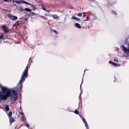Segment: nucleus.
<instances>
[{"label":"nucleus","mask_w":129,"mask_h":129,"mask_svg":"<svg viewBox=\"0 0 129 129\" xmlns=\"http://www.w3.org/2000/svg\"><path fill=\"white\" fill-rule=\"evenodd\" d=\"M1 87V91H0V103L2 101H6L8 98L9 97L8 96L10 92V91L12 90L11 88L2 86L0 84V88Z\"/></svg>","instance_id":"obj_1"},{"label":"nucleus","mask_w":129,"mask_h":129,"mask_svg":"<svg viewBox=\"0 0 129 129\" xmlns=\"http://www.w3.org/2000/svg\"><path fill=\"white\" fill-rule=\"evenodd\" d=\"M11 89L12 90L10 91L8 96L10 97V99L11 101H15L17 99L18 96L17 93L18 89L17 88H11Z\"/></svg>","instance_id":"obj_2"},{"label":"nucleus","mask_w":129,"mask_h":129,"mask_svg":"<svg viewBox=\"0 0 129 129\" xmlns=\"http://www.w3.org/2000/svg\"><path fill=\"white\" fill-rule=\"evenodd\" d=\"M28 64H27L23 73L20 80L23 81L25 80V78L27 77L28 75Z\"/></svg>","instance_id":"obj_3"},{"label":"nucleus","mask_w":129,"mask_h":129,"mask_svg":"<svg viewBox=\"0 0 129 129\" xmlns=\"http://www.w3.org/2000/svg\"><path fill=\"white\" fill-rule=\"evenodd\" d=\"M23 82V81L20 80L19 84H17L18 88L17 87H15L17 88L18 89L17 92L19 93H21L22 91V89L23 87V85L22 84V83Z\"/></svg>","instance_id":"obj_4"},{"label":"nucleus","mask_w":129,"mask_h":129,"mask_svg":"<svg viewBox=\"0 0 129 129\" xmlns=\"http://www.w3.org/2000/svg\"><path fill=\"white\" fill-rule=\"evenodd\" d=\"M8 17L12 20H15L18 19L17 17V16L13 15L10 13L8 14Z\"/></svg>","instance_id":"obj_5"},{"label":"nucleus","mask_w":129,"mask_h":129,"mask_svg":"<svg viewBox=\"0 0 129 129\" xmlns=\"http://www.w3.org/2000/svg\"><path fill=\"white\" fill-rule=\"evenodd\" d=\"M0 27L2 29L5 33H7L9 32V30L7 29L6 27L4 25H2Z\"/></svg>","instance_id":"obj_6"},{"label":"nucleus","mask_w":129,"mask_h":129,"mask_svg":"<svg viewBox=\"0 0 129 129\" xmlns=\"http://www.w3.org/2000/svg\"><path fill=\"white\" fill-rule=\"evenodd\" d=\"M13 2H15L17 4H20V3H24L25 4L26 2L23 1H13Z\"/></svg>","instance_id":"obj_7"},{"label":"nucleus","mask_w":129,"mask_h":129,"mask_svg":"<svg viewBox=\"0 0 129 129\" xmlns=\"http://www.w3.org/2000/svg\"><path fill=\"white\" fill-rule=\"evenodd\" d=\"M10 123L11 124L15 121V120L13 117H10Z\"/></svg>","instance_id":"obj_8"},{"label":"nucleus","mask_w":129,"mask_h":129,"mask_svg":"<svg viewBox=\"0 0 129 129\" xmlns=\"http://www.w3.org/2000/svg\"><path fill=\"white\" fill-rule=\"evenodd\" d=\"M31 6L33 8V9L32 10H33L34 11L36 9H38V8L36 7V6L32 4L31 5Z\"/></svg>","instance_id":"obj_9"},{"label":"nucleus","mask_w":129,"mask_h":129,"mask_svg":"<svg viewBox=\"0 0 129 129\" xmlns=\"http://www.w3.org/2000/svg\"><path fill=\"white\" fill-rule=\"evenodd\" d=\"M5 109L6 111H8L10 110V109L9 108V106L7 105H6V106L5 107Z\"/></svg>","instance_id":"obj_10"},{"label":"nucleus","mask_w":129,"mask_h":129,"mask_svg":"<svg viewBox=\"0 0 129 129\" xmlns=\"http://www.w3.org/2000/svg\"><path fill=\"white\" fill-rule=\"evenodd\" d=\"M72 19H74L77 21H79L80 20V19L78 18L75 16H74L72 17Z\"/></svg>","instance_id":"obj_11"},{"label":"nucleus","mask_w":129,"mask_h":129,"mask_svg":"<svg viewBox=\"0 0 129 129\" xmlns=\"http://www.w3.org/2000/svg\"><path fill=\"white\" fill-rule=\"evenodd\" d=\"M75 25L77 27L79 28H81V26L80 25V24L79 23H76Z\"/></svg>","instance_id":"obj_12"},{"label":"nucleus","mask_w":129,"mask_h":129,"mask_svg":"<svg viewBox=\"0 0 129 129\" xmlns=\"http://www.w3.org/2000/svg\"><path fill=\"white\" fill-rule=\"evenodd\" d=\"M24 10L26 11H28L29 12H30V11L32 10H31L30 9L28 8H25L24 9Z\"/></svg>","instance_id":"obj_13"},{"label":"nucleus","mask_w":129,"mask_h":129,"mask_svg":"<svg viewBox=\"0 0 129 129\" xmlns=\"http://www.w3.org/2000/svg\"><path fill=\"white\" fill-rule=\"evenodd\" d=\"M18 9H20V10L19 11V12H21L22 11L24 10V9H23L22 7H19Z\"/></svg>","instance_id":"obj_14"},{"label":"nucleus","mask_w":129,"mask_h":129,"mask_svg":"<svg viewBox=\"0 0 129 129\" xmlns=\"http://www.w3.org/2000/svg\"><path fill=\"white\" fill-rule=\"evenodd\" d=\"M12 113L11 111H10L8 114V116L9 117H11V116L12 115Z\"/></svg>","instance_id":"obj_15"},{"label":"nucleus","mask_w":129,"mask_h":129,"mask_svg":"<svg viewBox=\"0 0 129 129\" xmlns=\"http://www.w3.org/2000/svg\"><path fill=\"white\" fill-rule=\"evenodd\" d=\"M52 16L55 19H57L58 18V17L57 15H53Z\"/></svg>","instance_id":"obj_16"},{"label":"nucleus","mask_w":129,"mask_h":129,"mask_svg":"<svg viewBox=\"0 0 129 129\" xmlns=\"http://www.w3.org/2000/svg\"><path fill=\"white\" fill-rule=\"evenodd\" d=\"M22 120L23 122L25 121V119H26V118L25 117V116H23V117H22Z\"/></svg>","instance_id":"obj_17"},{"label":"nucleus","mask_w":129,"mask_h":129,"mask_svg":"<svg viewBox=\"0 0 129 129\" xmlns=\"http://www.w3.org/2000/svg\"><path fill=\"white\" fill-rule=\"evenodd\" d=\"M24 125L25 126H26L28 128H29V125L27 123H25Z\"/></svg>","instance_id":"obj_18"},{"label":"nucleus","mask_w":129,"mask_h":129,"mask_svg":"<svg viewBox=\"0 0 129 129\" xmlns=\"http://www.w3.org/2000/svg\"><path fill=\"white\" fill-rule=\"evenodd\" d=\"M4 37V35L3 34L0 35V39H3Z\"/></svg>","instance_id":"obj_19"},{"label":"nucleus","mask_w":129,"mask_h":129,"mask_svg":"<svg viewBox=\"0 0 129 129\" xmlns=\"http://www.w3.org/2000/svg\"><path fill=\"white\" fill-rule=\"evenodd\" d=\"M53 27H54V26H51L50 28V29L51 30V32H52V31H53V30H54V29H53Z\"/></svg>","instance_id":"obj_20"},{"label":"nucleus","mask_w":129,"mask_h":129,"mask_svg":"<svg viewBox=\"0 0 129 129\" xmlns=\"http://www.w3.org/2000/svg\"><path fill=\"white\" fill-rule=\"evenodd\" d=\"M83 122H84V121L85 122V125H88V124H87V123L85 119L84 118H83Z\"/></svg>","instance_id":"obj_21"},{"label":"nucleus","mask_w":129,"mask_h":129,"mask_svg":"<svg viewBox=\"0 0 129 129\" xmlns=\"http://www.w3.org/2000/svg\"><path fill=\"white\" fill-rule=\"evenodd\" d=\"M20 114L22 115V117L24 116L23 113L22 111L21 112H20Z\"/></svg>","instance_id":"obj_22"},{"label":"nucleus","mask_w":129,"mask_h":129,"mask_svg":"<svg viewBox=\"0 0 129 129\" xmlns=\"http://www.w3.org/2000/svg\"><path fill=\"white\" fill-rule=\"evenodd\" d=\"M112 64L113 65H114V66H118V65H119V64H118V63H113Z\"/></svg>","instance_id":"obj_23"},{"label":"nucleus","mask_w":129,"mask_h":129,"mask_svg":"<svg viewBox=\"0 0 129 129\" xmlns=\"http://www.w3.org/2000/svg\"><path fill=\"white\" fill-rule=\"evenodd\" d=\"M52 32H53L54 33H55L56 34H58V33L57 31L55 30L54 29V30H53Z\"/></svg>","instance_id":"obj_24"},{"label":"nucleus","mask_w":129,"mask_h":129,"mask_svg":"<svg viewBox=\"0 0 129 129\" xmlns=\"http://www.w3.org/2000/svg\"><path fill=\"white\" fill-rule=\"evenodd\" d=\"M42 9H43V10L44 11H47V10L45 8V7H44V5H42Z\"/></svg>","instance_id":"obj_25"},{"label":"nucleus","mask_w":129,"mask_h":129,"mask_svg":"<svg viewBox=\"0 0 129 129\" xmlns=\"http://www.w3.org/2000/svg\"><path fill=\"white\" fill-rule=\"evenodd\" d=\"M75 112L76 114H79V111L77 110H75Z\"/></svg>","instance_id":"obj_26"},{"label":"nucleus","mask_w":129,"mask_h":129,"mask_svg":"<svg viewBox=\"0 0 129 129\" xmlns=\"http://www.w3.org/2000/svg\"><path fill=\"white\" fill-rule=\"evenodd\" d=\"M127 41L128 40L127 39H126L125 40V44H127Z\"/></svg>","instance_id":"obj_27"},{"label":"nucleus","mask_w":129,"mask_h":129,"mask_svg":"<svg viewBox=\"0 0 129 129\" xmlns=\"http://www.w3.org/2000/svg\"><path fill=\"white\" fill-rule=\"evenodd\" d=\"M90 19V18L87 17V20H84L85 21H90L89 19Z\"/></svg>","instance_id":"obj_28"},{"label":"nucleus","mask_w":129,"mask_h":129,"mask_svg":"<svg viewBox=\"0 0 129 129\" xmlns=\"http://www.w3.org/2000/svg\"><path fill=\"white\" fill-rule=\"evenodd\" d=\"M29 16H28L26 18H25L23 19L26 21H27L28 20L27 19L29 17Z\"/></svg>","instance_id":"obj_29"},{"label":"nucleus","mask_w":129,"mask_h":129,"mask_svg":"<svg viewBox=\"0 0 129 129\" xmlns=\"http://www.w3.org/2000/svg\"><path fill=\"white\" fill-rule=\"evenodd\" d=\"M25 4H26L28 5H29L30 6H31V4H30L29 3L27 2H26Z\"/></svg>","instance_id":"obj_30"},{"label":"nucleus","mask_w":129,"mask_h":129,"mask_svg":"<svg viewBox=\"0 0 129 129\" xmlns=\"http://www.w3.org/2000/svg\"><path fill=\"white\" fill-rule=\"evenodd\" d=\"M78 15L80 17H81L82 16V13L78 14Z\"/></svg>","instance_id":"obj_31"},{"label":"nucleus","mask_w":129,"mask_h":129,"mask_svg":"<svg viewBox=\"0 0 129 129\" xmlns=\"http://www.w3.org/2000/svg\"><path fill=\"white\" fill-rule=\"evenodd\" d=\"M30 13L32 14H33V15H34L36 13H34V12H31V11H30Z\"/></svg>","instance_id":"obj_32"},{"label":"nucleus","mask_w":129,"mask_h":129,"mask_svg":"<svg viewBox=\"0 0 129 129\" xmlns=\"http://www.w3.org/2000/svg\"><path fill=\"white\" fill-rule=\"evenodd\" d=\"M109 63L110 64H113V63L114 62H112V61H109Z\"/></svg>","instance_id":"obj_33"},{"label":"nucleus","mask_w":129,"mask_h":129,"mask_svg":"<svg viewBox=\"0 0 129 129\" xmlns=\"http://www.w3.org/2000/svg\"><path fill=\"white\" fill-rule=\"evenodd\" d=\"M29 16V15L28 14H26V15H25V16L26 17H27V16Z\"/></svg>","instance_id":"obj_34"},{"label":"nucleus","mask_w":129,"mask_h":129,"mask_svg":"<svg viewBox=\"0 0 129 129\" xmlns=\"http://www.w3.org/2000/svg\"><path fill=\"white\" fill-rule=\"evenodd\" d=\"M113 14H116V15L117 14L116 13V12H113Z\"/></svg>","instance_id":"obj_35"},{"label":"nucleus","mask_w":129,"mask_h":129,"mask_svg":"<svg viewBox=\"0 0 129 129\" xmlns=\"http://www.w3.org/2000/svg\"><path fill=\"white\" fill-rule=\"evenodd\" d=\"M46 11L47 12H48L49 13L50 12V10H47V11Z\"/></svg>","instance_id":"obj_36"},{"label":"nucleus","mask_w":129,"mask_h":129,"mask_svg":"<svg viewBox=\"0 0 129 129\" xmlns=\"http://www.w3.org/2000/svg\"><path fill=\"white\" fill-rule=\"evenodd\" d=\"M9 0H4L5 2H7Z\"/></svg>","instance_id":"obj_37"},{"label":"nucleus","mask_w":129,"mask_h":129,"mask_svg":"<svg viewBox=\"0 0 129 129\" xmlns=\"http://www.w3.org/2000/svg\"><path fill=\"white\" fill-rule=\"evenodd\" d=\"M24 122L25 123L27 122V121L26 120V119H25V121H24Z\"/></svg>","instance_id":"obj_38"},{"label":"nucleus","mask_w":129,"mask_h":129,"mask_svg":"<svg viewBox=\"0 0 129 129\" xmlns=\"http://www.w3.org/2000/svg\"><path fill=\"white\" fill-rule=\"evenodd\" d=\"M19 109H20V110H21V111H22V110L21 108V106H20V107L19 108Z\"/></svg>","instance_id":"obj_39"},{"label":"nucleus","mask_w":129,"mask_h":129,"mask_svg":"<svg viewBox=\"0 0 129 129\" xmlns=\"http://www.w3.org/2000/svg\"><path fill=\"white\" fill-rule=\"evenodd\" d=\"M31 57H30L29 59V60H31Z\"/></svg>","instance_id":"obj_40"},{"label":"nucleus","mask_w":129,"mask_h":129,"mask_svg":"<svg viewBox=\"0 0 129 129\" xmlns=\"http://www.w3.org/2000/svg\"><path fill=\"white\" fill-rule=\"evenodd\" d=\"M3 10L4 11H7V10H5V9H4Z\"/></svg>","instance_id":"obj_41"},{"label":"nucleus","mask_w":129,"mask_h":129,"mask_svg":"<svg viewBox=\"0 0 129 129\" xmlns=\"http://www.w3.org/2000/svg\"><path fill=\"white\" fill-rule=\"evenodd\" d=\"M114 60V61H116L117 62H118V60H116V59Z\"/></svg>","instance_id":"obj_42"},{"label":"nucleus","mask_w":129,"mask_h":129,"mask_svg":"<svg viewBox=\"0 0 129 129\" xmlns=\"http://www.w3.org/2000/svg\"><path fill=\"white\" fill-rule=\"evenodd\" d=\"M31 62H32V63L33 62V61H32V60H31L30 61V63H31Z\"/></svg>","instance_id":"obj_43"},{"label":"nucleus","mask_w":129,"mask_h":129,"mask_svg":"<svg viewBox=\"0 0 129 129\" xmlns=\"http://www.w3.org/2000/svg\"><path fill=\"white\" fill-rule=\"evenodd\" d=\"M82 93L80 94V97H81V95L82 94Z\"/></svg>","instance_id":"obj_44"},{"label":"nucleus","mask_w":129,"mask_h":129,"mask_svg":"<svg viewBox=\"0 0 129 129\" xmlns=\"http://www.w3.org/2000/svg\"><path fill=\"white\" fill-rule=\"evenodd\" d=\"M0 108L2 109V107H0Z\"/></svg>","instance_id":"obj_45"},{"label":"nucleus","mask_w":129,"mask_h":129,"mask_svg":"<svg viewBox=\"0 0 129 129\" xmlns=\"http://www.w3.org/2000/svg\"><path fill=\"white\" fill-rule=\"evenodd\" d=\"M85 15H84L83 16V17H84Z\"/></svg>","instance_id":"obj_46"},{"label":"nucleus","mask_w":129,"mask_h":129,"mask_svg":"<svg viewBox=\"0 0 129 129\" xmlns=\"http://www.w3.org/2000/svg\"><path fill=\"white\" fill-rule=\"evenodd\" d=\"M45 15L46 16H47V14H45Z\"/></svg>","instance_id":"obj_47"},{"label":"nucleus","mask_w":129,"mask_h":129,"mask_svg":"<svg viewBox=\"0 0 129 129\" xmlns=\"http://www.w3.org/2000/svg\"><path fill=\"white\" fill-rule=\"evenodd\" d=\"M81 85H82V84H81V85H80V88H81Z\"/></svg>","instance_id":"obj_48"},{"label":"nucleus","mask_w":129,"mask_h":129,"mask_svg":"<svg viewBox=\"0 0 129 129\" xmlns=\"http://www.w3.org/2000/svg\"><path fill=\"white\" fill-rule=\"evenodd\" d=\"M20 96H21V95H20Z\"/></svg>","instance_id":"obj_49"}]
</instances>
